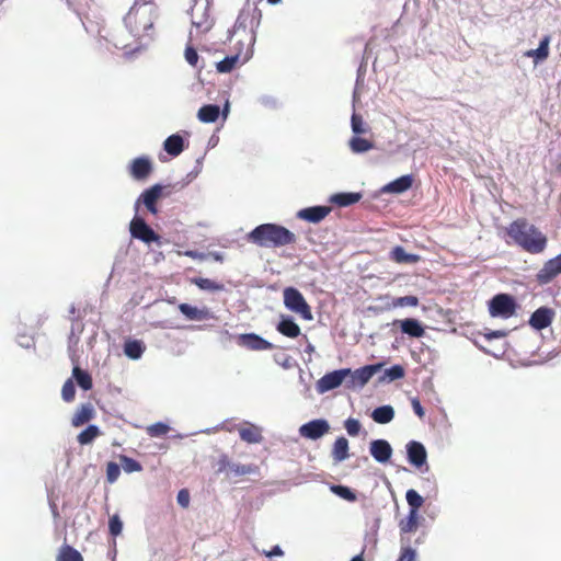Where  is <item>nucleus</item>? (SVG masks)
Instances as JSON below:
<instances>
[{
	"label": "nucleus",
	"mask_w": 561,
	"mask_h": 561,
	"mask_svg": "<svg viewBox=\"0 0 561 561\" xmlns=\"http://www.w3.org/2000/svg\"><path fill=\"white\" fill-rule=\"evenodd\" d=\"M419 520V513H414V511H409L408 516L399 522L401 545H410L409 534L417 530Z\"/></svg>",
	"instance_id": "4468645a"
},
{
	"label": "nucleus",
	"mask_w": 561,
	"mask_h": 561,
	"mask_svg": "<svg viewBox=\"0 0 561 561\" xmlns=\"http://www.w3.org/2000/svg\"><path fill=\"white\" fill-rule=\"evenodd\" d=\"M416 551L410 545H401L400 556L397 561H415Z\"/></svg>",
	"instance_id": "3c124183"
},
{
	"label": "nucleus",
	"mask_w": 561,
	"mask_h": 561,
	"mask_svg": "<svg viewBox=\"0 0 561 561\" xmlns=\"http://www.w3.org/2000/svg\"><path fill=\"white\" fill-rule=\"evenodd\" d=\"M344 427L350 436H357L360 432L362 425L358 420L350 417L345 421Z\"/></svg>",
	"instance_id": "8fccbe9b"
},
{
	"label": "nucleus",
	"mask_w": 561,
	"mask_h": 561,
	"mask_svg": "<svg viewBox=\"0 0 561 561\" xmlns=\"http://www.w3.org/2000/svg\"><path fill=\"white\" fill-rule=\"evenodd\" d=\"M313 350H314V347L311 344H309L307 347V352H313Z\"/></svg>",
	"instance_id": "69168bd1"
},
{
	"label": "nucleus",
	"mask_w": 561,
	"mask_h": 561,
	"mask_svg": "<svg viewBox=\"0 0 561 561\" xmlns=\"http://www.w3.org/2000/svg\"><path fill=\"white\" fill-rule=\"evenodd\" d=\"M271 4H276L278 3L280 0H267Z\"/></svg>",
	"instance_id": "338daca9"
},
{
	"label": "nucleus",
	"mask_w": 561,
	"mask_h": 561,
	"mask_svg": "<svg viewBox=\"0 0 561 561\" xmlns=\"http://www.w3.org/2000/svg\"><path fill=\"white\" fill-rule=\"evenodd\" d=\"M165 188H167L165 186H162L160 184H154L153 186L144 191L136 203V207L138 206V204L140 202H142L149 213H151L152 215H157L158 214L157 202L159 198H161L162 196L165 195L164 194Z\"/></svg>",
	"instance_id": "9b49d317"
},
{
	"label": "nucleus",
	"mask_w": 561,
	"mask_h": 561,
	"mask_svg": "<svg viewBox=\"0 0 561 561\" xmlns=\"http://www.w3.org/2000/svg\"><path fill=\"white\" fill-rule=\"evenodd\" d=\"M351 123H352V130L355 134L359 135V134L366 133V129L364 128V121L360 115L354 113L352 115Z\"/></svg>",
	"instance_id": "603ef678"
},
{
	"label": "nucleus",
	"mask_w": 561,
	"mask_h": 561,
	"mask_svg": "<svg viewBox=\"0 0 561 561\" xmlns=\"http://www.w3.org/2000/svg\"><path fill=\"white\" fill-rule=\"evenodd\" d=\"M411 404H412V408H413V411L414 413L420 417V419H423L424 415H425V411L423 409V407L421 405V402L417 398H412L411 399Z\"/></svg>",
	"instance_id": "13d9d810"
},
{
	"label": "nucleus",
	"mask_w": 561,
	"mask_h": 561,
	"mask_svg": "<svg viewBox=\"0 0 561 561\" xmlns=\"http://www.w3.org/2000/svg\"><path fill=\"white\" fill-rule=\"evenodd\" d=\"M413 181V175H402L385 185L382 192L390 194H401L412 187Z\"/></svg>",
	"instance_id": "412c9836"
},
{
	"label": "nucleus",
	"mask_w": 561,
	"mask_h": 561,
	"mask_svg": "<svg viewBox=\"0 0 561 561\" xmlns=\"http://www.w3.org/2000/svg\"><path fill=\"white\" fill-rule=\"evenodd\" d=\"M276 330L284 336L295 339L300 335V327L289 317H282Z\"/></svg>",
	"instance_id": "5701e85b"
},
{
	"label": "nucleus",
	"mask_w": 561,
	"mask_h": 561,
	"mask_svg": "<svg viewBox=\"0 0 561 561\" xmlns=\"http://www.w3.org/2000/svg\"><path fill=\"white\" fill-rule=\"evenodd\" d=\"M121 465L125 472H139L142 470V466L139 461L128 456L122 455L119 456Z\"/></svg>",
	"instance_id": "79ce46f5"
},
{
	"label": "nucleus",
	"mask_w": 561,
	"mask_h": 561,
	"mask_svg": "<svg viewBox=\"0 0 561 561\" xmlns=\"http://www.w3.org/2000/svg\"><path fill=\"white\" fill-rule=\"evenodd\" d=\"M253 37L250 36L245 46L239 49V51L234 55L227 56L222 60L216 64V69L220 73H228L232 71L234 68L244 65L252 57V43Z\"/></svg>",
	"instance_id": "20e7f679"
},
{
	"label": "nucleus",
	"mask_w": 561,
	"mask_h": 561,
	"mask_svg": "<svg viewBox=\"0 0 561 561\" xmlns=\"http://www.w3.org/2000/svg\"><path fill=\"white\" fill-rule=\"evenodd\" d=\"M56 561H83V557L73 547L62 545L59 549Z\"/></svg>",
	"instance_id": "f704fd0d"
},
{
	"label": "nucleus",
	"mask_w": 561,
	"mask_h": 561,
	"mask_svg": "<svg viewBox=\"0 0 561 561\" xmlns=\"http://www.w3.org/2000/svg\"><path fill=\"white\" fill-rule=\"evenodd\" d=\"M381 367L382 364H374L366 365L354 371L351 370V374L347 376L350 379L346 381L347 388L364 387L371 379V377L381 369Z\"/></svg>",
	"instance_id": "6e6552de"
},
{
	"label": "nucleus",
	"mask_w": 561,
	"mask_h": 561,
	"mask_svg": "<svg viewBox=\"0 0 561 561\" xmlns=\"http://www.w3.org/2000/svg\"><path fill=\"white\" fill-rule=\"evenodd\" d=\"M549 44H550V36L546 35L541 38L539 46L537 49H530L526 51L527 57L536 58L537 60H545L549 56Z\"/></svg>",
	"instance_id": "473e14b6"
},
{
	"label": "nucleus",
	"mask_w": 561,
	"mask_h": 561,
	"mask_svg": "<svg viewBox=\"0 0 561 561\" xmlns=\"http://www.w3.org/2000/svg\"><path fill=\"white\" fill-rule=\"evenodd\" d=\"M261 12L256 8L242 9L237 18L234 27L236 31L249 28L251 32L254 31L260 24L259 18Z\"/></svg>",
	"instance_id": "ddd939ff"
},
{
	"label": "nucleus",
	"mask_w": 561,
	"mask_h": 561,
	"mask_svg": "<svg viewBox=\"0 0 561 561\" xmlns=\"http://www.w3.org/2000/svg\"><path fill=\"white\" fill-rule=\"evenodd\" d=\"M185 59L190 65L196 66V64L198 61V54H197L196 49L191 46L186 47Z\"/></svg>",
	"instance_id": "6e6d98bb"
},
{
	"label": "nucleus",
	"mask_w": 561,
	"mask_h": 561,
	"mask_svg": "<svg viewBox=\"0 0 561 561\" xmlns=\"http://www.w3.org/2000/svg\"><path fill=\"white\" fill-rule=\"evenodd\" d=\"M193 24H195L197 27H201V23L193 21Z\"/></svg>",
	"instance_id": "774afa93"
},
{
	"label": "nucleus",
	"mask_w": 561,
	"mask_h": 561,
	"mask_svg": "<svg viewBox=\"0 0 561 561\" xmlns=\"http://www.w3.org/2000/svg\"><path fill=\"white\" fill-rule=\"evenodd\" d=\"M95 412L90 403L81 404L75 412L71 419V425L73 427L82 426L94 419Z\"/></svg>",
	"instance_id": "4be33fe9"
},
{
	"label": "nucleus",
	"mask_w": 561,
	"mask_h": 561,
	"mask_svg": "<svg viewBox=\"0 0 561 561\" xmlns=\"http://www.w3.org/2000/svg\"><path fill=\"white\" fill-rule=\"evenodd\" d=\"M561 274V253L548 260L537 273V280L541 285L552 282Z\"/></svg>",
	"instance_id": "f8f14e48"
},
{
	"label": "nucleus",
	"mask_w": 561,
	"mask_h": 561,
	"mask_svg": "<svg viewBox=\"0 0 561 561\" xmlns=\"http://www.w3.org/2000/svg\"><path fill=\"white\" fill-rule=\"evenodd\" d=\"M362 199L360 193H337L331 197V202L340 207L353 205Z\"/></svg>",
	"instance_id": "2f4dec72"
},
{
	"label": "nucleus",
	"mask_w": 561,
	"mask_h": 561,
	"mask_svg": "<svg viewBox=\"0 0 561 561\" xmlns=\"http://www.w3.org/2000/svg\"><path fill=\"white\" fill-rule=\"evenodd\" d=\"M331 213V207L329 206H312L300 209L297 214V217L304 219L309 222H320Z\"/></svg>",
	"instance_id": "aec40b11"
},
{
	"label": "nucleus",
	"mask_w": 561,
	"mask_h": 561,
	"mask_svg": "<svg viewBox=\"0 0 561 561\" xmlns=\"http://www.w3.org/2000/svg\"><path fill=\"white\" fill-rule=\"evenodd\" d=\"M404 377V368L401 365H393L390 368L386 369L385 378L388 380H397Z\"/></svg>",
	"instance_id": "49530a36"
},
{
	"label": "nucleus",
	"mask_w": 561,
	"mask_h": 561,
	"mask_svg": "<svg viewBox=\"0 0 561 561\" xmlns=\"http://www.w3.org/2000/svg\"><path fill=\"white\" fill-rule=\"evenodd\" d=\"M248 241L261 248H280L296 242V236L276 224H262L247 237Z\"/></svg>",
	"instance_id": "f03ea898"
},
{
	"label": "nucleus",
	"mask_w": 561,
	"mask_h": 561,
	"mask_svg": "<svg viewBox=\"0 0 561 561\" xmlns=\"http://www.w3.org/2000/svg\"><path fill=\"white\" fill-rule=\"evenodd\" d=\"M506 233L516 245L530 254L542 253L548 244L547 236L525 218L511 222Z\"/></svg>",
	"instance_id": "f257e3e1"
},
{
	"label": "nucleus",
	"mask_w": 561,
	"mask_h": 561,
	"mask_svg": "<svg viewBox=\"0 0 561 561\" xmlns=\"http://www.w3.org/2000/svg\"><path fill=\"white\" fill-rule=\"evenodd\" d=\"M169 430L170 428L167 424L158 422L156 424L150 425L147 428V433L151 437H161V436H164L165 434H168Z\"/></svg>",
	"instance_id": "a18cd8bd"
},
{
	"label": "nucleus",
	"mask_w": 561,
	"mask_h": 561,
	"mask_svg": "<svg viewBox=\"0 0 561 561\" xmlns=\"http://www.w3.org/2000/svg\"><path fill=\"white\" fill-rule=\"evenodd\" d=\"M206 255H207V257H211L214 261L220 262V263L224 262V260H225V256L219 252H209Z\"/></svg>",
	"instance_id": "680f3d73"
},
{
	"label": "nucleus",
	"mask_w": 561,
	"mask_h": 561,
	"mask_svg": "<svg viewBox=\"0 0 561 561\" xmlns=\"http://www.w3.org/2000/svg\"><path fill=\"white\" fill-rule=\"evenodd\" d=\"M192 283L203 290L220 291L224 289L222 284L214 282L209 278L195 277L192 279Z\"/></svg>",
	"instance_id": "ea45409f"
},
{
	"label": "nucleus",
	"mask_w": 561,
	"mask_h": 561,
	"mask_svg": "<svg viewBox=\"0 0 561 561\" xmlns=\"http://www.w3.org/2000/svg\"><path fill=\"white\" fill-rule=\"evenodd\" d=\"M517 304L508 294H497L489 302V312L492 317L508 319L515 314Z\"/></svg>",
	"instance_id": "423d86ee"
},
{
	"label": "nucleus",
	"mask_w": 561,
	"mask_h": 561,
	"mask_svg": "<svg viewBox=\"0 0 561 561\" xmlns=\"http://www.w3.org/2000/svg\"><path fill=\"white\" fill-rule=\"evenodd\" d=\"M121 474V468L116 462L110 461L106 465V479L110 483H114Z\"/></svg>",
	"instance_id": "09e8293b"
},
{
	"label": "nucleus",
	"mask_w": 561,
	"mask_h": 561,
	"mask_svg": "<svg viewBox=\"0 0 561 561\" xmlns=\"http://www.w3.org/2000/svg\"><path fill=\"white\" fill-rule=\"evenodd\" d=\"M350 148L355 153H363L373 149L374 142L362 137H353L350 140Z\"/></svg>",
	"instance_id": "58836bf2"
},
{
	"label": "nucleus",
	"mask_w": 561,
	"mask_h": 561,
	"mask_svg": "<svg viewBox=\"0 0 561 561\" xmlns=\"http://www.w3.org/2000/svg\"><path fill=\"white\" fill-rule=\"evenodd\" d=\"M486 336H488L489 339H492V337H496V339H499V337H503V336H505V333H504V332H502V331H494V332H492V333L488 334Z\"/></svg>",
	"instance_id": "e2e57ef3"
},
{
	"label": "nucleus",
	"mask_w": 561,
	"mask_h": 561,
	"mask_svg": "<svg viewBox=\"0 0 561 561\" xmlns=\"http://www.w3.org/2000/svg\"><path fill=\"white\" fill-rule=\"evenodd\" d=\"M333 491L345 500L354 501L355 494L346 486L337 485L333 488Z\"/></svg>",
	"instance_id": "5fc2aeb1"
},
{
	"label": "nucleus",
	"mask_w": 561,
	"mask_h": 561,
	"mask_svg": "<svg viewBox=\"0 0 561 561\" xmlns=\"http://www.w3.org/2000/svg\"><path fill=\"white\" fill-rule=\"evenodd\" d=\"M408 459L415 467H421L426 462L427 453L423 444L411 440L407 444Z\"/></svg>",
	"instance_id": "6ab92c4d"
},
{
	"label": "nucleus",
	"mask_w": 561,
	"mask_h": 561,
	"mask_svg": "<svg viewBox=\"0 0 561 561\" xmlns=\"http://www.w3.org/2000/svg\"><path fill=\"white\" fill-rule=\"evenodd\" d=\"M61 397L66 402H72L76 397V388L72 379H67L61 388Z\"/></svg>",
	"instance_id": "c03bdc74"
},
{
	"label": "nucleus",
	"mask_w": 561,
	"mask_h": 561,
	"mask_svg": "<svg viewBox=\"0 0 561 561\" xmlns=\"http://www.w3.org/2000/svg\"><path fill=\"white\" fill-rule=\"evenodd\" d=\"M419 305V298L415 296H404L392 300L391 306L393 308L399 307H416Z\"/></svg>",
	"instance_id": "37998d69"
},
{
	"label": "nucleus",
	"mask_w": 561,
	"mask_h": 561,
	"mask_svg": "<svg viewBox=\"0 0 561 561\" xmlns=\"http://www.w3.org/2000/svg\"><path fill=\"white\" fill-rule=\"evenodd\" d=\"M144 351L145 346L141 341L129 340L124 344V353L131 359L140 358Z\"/></svg>",
	"instance_id": "c9c22d12"
},
{
	"label": "nucleus",
	"mask_w": 561,
	"mask_h": 561,
	"mask_svg": "<svg viewBox=\"0 0 561 561\" xmlns=\"http://www.w3.org/2000/svg\"><path fill=\"white\" fill-rule=\"evenodd\" d=\"M72 377L76 379L77 383L83 390H90L93 387L91 375L81 369L79 366H75L72 369Z\"/></svg>",
	"instance_id": "72a5a7b5"
},
{
	"label": "nucleus",
	"mask_w": 561,
	"mask_h": 561,
	"mask_svg": "<svg viewBox=\"0 0 561 561\" xmlns=\"http://www.w3.org/2000/svg\"><path fill=\"white\" fill-rule=\"evenodd\" d=\"M332 458L335 462H341L348 458V440L341 436L336 438L332 447Z\"/></svg>",
	"instance_id": "cd10ccee"
},
{
	"label": "nucleus",
	"mask_w": 561,
	"mask_h": 561,
	"mask_svg": "<svg viewBox=\"0 0 561 561\" xmlns=\"http://www.w3.org/2000/svg\"><path fill=\"white\" fill-rule=\"evenodd\" d=\"M330 431V424L324 419L312 420L308 423L302 424L299 427V434L304 438L308 439H319Z\"/></svg>",
	"instance_id": "9d476101"
},
{
	"label": "nucleus",
	"mask_w": 561,
	"mask_h": 561,
	"mask_svg": "<svg viewBox=\"0 0 561 561\" xmlns=\"http://www.w3.org/2000/svg\"><path fill=\"white\" fill-rule=\"evenodd\" d=\"M351 561H364L363 554L355 556Z\"/></svg>",
	"instance_id": "0e129e2a"
},
{
	"label": "nucleus",
	"mask_w": 561,
	"mask_h": 561,
	"mask_svg": "<svg viewBox=\"0 0 561 561\" xmlns=\"http://www.w3.org/2000/svg\"><path fill=\"white\" fill-rule=\"evenodd\" d=\"M152 170L151 161L145 157L134 159L129 165L130 175L138 181L146 180L151 174Z\"/></svg>",
	"instance_id": "f3484780"
},
{
	"label": "nucleus",
	"mask_w": 561,
	"mask_h": 561,
	"mask_svg": "<svg viewBox=\"0 0 561 561\" xmlns=\"http://www.w3.org/2000/svg\"><path fill=\"white\" fill-rule=\"evenodd\" d=\"M101 435V431L96 425H89L85 430L78 434L77 440L80 445H89Z\"/></svg>",
	"instance_id": "4c0bfd02"
},
{
	"label": "nucleus",
	"mask_w": 561,
	"mask_h": 561,
	"mask_svg": "<svg viewBox=\"0 0 561 561\" xmlns=\"http://www.w3.org/2000/svg\"><path fill=\"white\" fill-rule=\"evenodd\" d=\"M369 450L374 459L381 463L389 461L392 455V447L386 439L373 440Z\"/></svg>",
	"instance_id": "a211bd4d"
},
{
	"label": "nucleus",
	"mask_w": 561,
	"mask_h": 561,
	"mask_svg": "<svg viewBox=\"0 0 561 561\" xmlns=\"http://www.w3.org/2000/svg\"><path fill=\"white\" fill-rule=\"evenodd\" d=\"M351 374L350 368L333 370L321 377L317 383L320 393L333 390L342 385L344 379Z\"/></svg>",
	"instance_id": "1a4fd4ad"
},
{
	"label": "nucleus",
	"mask_w": 561,
	"mask_h": 561,
	"mask_svg": "<svg viewBox=\"0 0 561 561\" xmlns=\"http://www.w3.org/2000/svg\"><path fill=\"white\" fill-rule=\"evenodd\" d=\"M108 529H110V534L113 537H116L122 534L123 523L117 514L110 517Z\"/></svg>",
	"instance_id": "de8ad7c7"
},
{
	"label": "nucleus",
	"mask_w": 561,
	"mask_h": 561,
	"mask_svg": "<svg viewBox=\"0 0 561 561\" xmlns=\"http://www.w3.org/2000/svg\"><path fill=\"white\" fill-rule=\"evenodd\" d=\"M554 310L549 307H540L529 318V325L535 330H543L548 328L554 318Z\"/></svg>",
	"instance_id": "2eb2a0df"
},
{
	"label": "nucleus",
	"mask_w": 561,
	"mask_h": 561,
	"mask_svg": "<svg viewBox=\"0 0 561 561\" xmlns=\"http://www.w3.org/2000/svg\"><path fill=\"white\" fill-rule=\"evenodd\" d=\"M390 259L399 264H413L419 262L420 256L412 253H407L401 245L394 247L390 252Z\"/></svg>",
	"instance_id": "393cba45"
},
{
	"label": "nucleus",
	"mask_w": 561,
	"mask_h": 561,
	"mask_svg": "<svg viewBox=\"0 0 561 561\" xmlns=\"http://www.w3.org/2000/svg\"><path fill=\"white\" fill-rule=\"evenodd\" d=\"M401 331L412 337H421L424 335V328L416 319H405L400 323Z\"/></svg>",
	"instance_id": "c85d7f7f"
},
{
	"label": "nucleus",
	"mask_w": 561,
	"mask_h": 561,
	"mask_svg": "<svg viewBox=\"0 0 561 561\" xmlns=\"http://www.w3.org/2000/svg\"><path fill=\"white\" fill-rule=\"evenodd\" d=\"M163 148L170 156L178 157L184 150V139L173 134L164 140Z\"/></svg>",
	"instance_id": "a878e982"
},
{
	"label": "nucleus",
	"mask_w": 561,
	"mask_h": 561,
	"mask_svg": "<svg viewBox=\"0 0 561 561\" xmlns=\"http://www.w3.org/2000/svg\"><path fill=\"white\" fill-rule=\"evenodd\" d=\"M264 554L268 558L282 557L284 552L279 546H274L270 551H264Z\"/></svg>",
	"instance_id": "bf43d9fd"
},
{
	"label": "nucleus",
	"mask_w": 561,
	"mask_h": 561,
	"mask_svg": "<svg viewBox=\"0 0 561 561\" xmlns=\"http://www.w3.org/2000/svg\"><path fill=\"white\" fill-rule=\"evenodd\" d=\"M405 499L410 506V511L419 513V510L422 507L424 503L423 497L415 490L410 489L407 491Z\"/></svg>",
	"instance_id": "a19ab883"
},
{
	"label": "nucleus",
	"mask_w": 561,
	"mask_h": 561,
	"mask_svg": "<svg viewBox=\"0 0 561 561\" xmlns=\"http://www.w3.org/2000/svg\"><path fill=\"white\" fill-rule=\"evenodd\" d=\"M239 345L251 351L273 350L274 345L255 333L241 334Z\"/></svg>",
	"instance_id": "dca6fc26"
},
{
	"label": "nucleus",
	"mask_w": 561,
	"mask_h": 561,
	"mask_svg": "<svg viewBox=\"0 0 561 561\" xmlns=\"http://www.w3.org/2000/svg\"><path fill=\"white\" fill-rule=\"evenodd\" d=\"M216 466H217V470H216L217 473H222V472L227 473L230 470V466H231V461L229 460L228 455H226V454L220 455L216 462Z\"/></svg>",
	"instance_id": "864d4df0"
},
{
	"label": "nucleus",
	"mask_w": 561,
	"mask_h": 561,
	"mask_svg": "<svg viewBox=\"0 0 561 561\" xmlns=\"http://www.w3.org/2000/svg\"><path fill=\"white\" fill-rule=\"evenodd\" d=\"M239 435L242 440H244L249 444H255V443H260L262 440L261 432L254 425H250V426L240 428Z\"/></svg>",
	"instance_id": "e433bc0d"
},
{
	"label": "nucleus",
	"mask_w": 561,
	"mask_h": 561,
	"mask_svg": "<svg viewBox=\"0 0 561 561\" xmlns=\"http://www.w3.org/2000/svg\"><path fill=\"white\" fill-rule=\"evenodd\" d=\"M260 468L256 465L248 463H232L230 466V470L227 472V478H238L243 476L259 474Z\"/></svg>",
	"instance_id": "b1692460"
},
{
	"label": "nucleus",
	"mask_w": 561,
	"mask_h": 561,
	"mask_svg": "<svg viewBox=\"0 0 561 561\" xmlns=\"http://www.w3.org/2000/svg\"><path fill=\"white\" fill-rule=\"evenodd\" d=\"M179 310L188 320H197V321L206 320L209 316V312L207 309H198L197 307L191 306L188 304H180Z\"/></svg>",
	"instance_id": "bb28decb"
},
{
	"label": "nucleus",
	"mask_w": 561,
	"mask_h": 561,
	"mask_svg": "<svg viewBox=\"0 0 561 561\" xmlns=\"http://www.w3.org/2000/svg\"><path fill=\"white\" fill-rule=\"evenodd\" d=\"M394 417V410L391 405L376 408L371 413V419L379 424H387Z\"/></svg>",
	"instance_id": "7c9ffc66"
},
{
	"label": "nucleus",
	"mask_w": 561,
	"mask_h": 561,
	"mask_svg": "<svg viewBox=\"0 0 561 561\" xmlns=\"http://www.w3.org/2000/svg\"><path fill=\"white\" fill-rule=\"evenodd\" d=\"M176 500L182 507H187L190 504V492L186 489L180 490Z\"/></svg>",
	"instance_id": "4d7b16f0"
},
{
	"label": "nucleus",
	"mask_w": 561,
	"mask_h": 561,
	"mask_svg": "<svg viewBox=\"0 0 561 561\" xmlns=\"http://www.w3.org/2000/svg\"><path fill=\"white\" fill-rule=\"evenodd\" d=\"M129 231L133 238L145 243L158 242L160 236L150 228L144 218L135 216L129 224Z\"/></svg>",
	"instance_id": "0eeeda50"
},
{
	"label": "nucleus",
	"mask_w": 561,
	"mask_h": 561,
	"mask_svg": "<svg viewBox=\"0 0 561 561\" xmlns=\"http://www.w3.org/2000/svg\"><path fill=\"white\" fill-rule=\"evenodd\" d=\"M156 9L151 2L136 1L124 18V23L135 37L148 35L153 27Z\"/></svg>",
	"instance_id": "7ed1b4c3"
},
{
	"label": "nucleus",
	"mask_w": 561,
	"mask_h": 561,
	"mask_svg": "<svg viewBox=\"0 0 561 561\" xmlns=\"http://www.w3.org/2000/svg\"><path fill=\"white\" fill-rule=\"evenodd\" d=\"M186 255L194 260H205L207 259L206 253H201L197 251H187Z\"/></svg>",
	"instance_id": "052dcab7"
},
{
	"label": "nucleus",
	"mask_w": 561,
	"mask_h": 561,
	"mask_svg": "<svg viewBox=\"0 0 561 561\" xmlns=\"http://www.w3.org/2000/svg\"><path fill=\"white\" fill-rule=\"evenodd\" d=\"M284 304L289 310L299 313L305 320H312V312L302 294L294 288L284 290Z\"/></svg>",
	"instance_id": "39448f33"
},
{
	"label": "nucleus",
	"mask_w": 561,
	"mask_h": 561,
	"mask_svg": "<svg viewBox=\"0 0 561 561\" xmlns=\"http://www.w3.org/2000/svg\"><path fill=\"white\" fill-rule=\"evenodd\" d=\"M220 114L218 105L208 104L204 105L198 110L197 117L203 123H215Z\"/></svg>",
	"instance_id": "c756f323"
}]
</instances>
